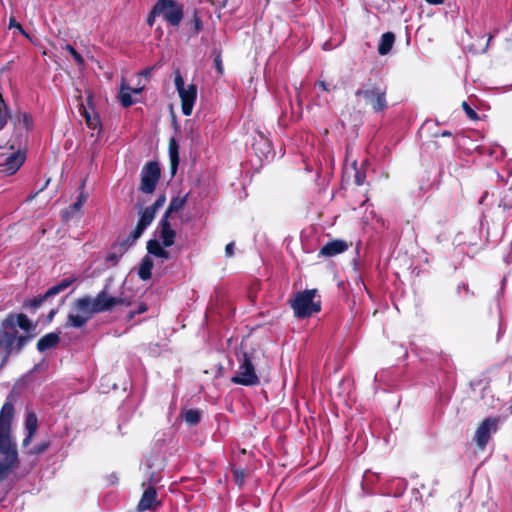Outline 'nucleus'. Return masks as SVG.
<instances>
[{
    "mask_svg": "<svg viewBox=\"0 0 512 512\" xmlns=\"http://www.w3.org/2000/svg\"><path fill=\"white\" fill-rule=\"evenodd\" d=\"M14 408L9 402L5 403L0 411V482L5 480L17 463V451L10 437V425Z\"/></svg>",
    "mask_w": 512,
    "mask_h": 512,
    "instance_id": "nucleus-1",
    "label": "nucleus"
},
{
    "mask_svg": "<svg viewBox=\"0 0 512 512\" xmlns=\"http://www.w3.org/2000/svg\"><path fill=\"white\" fill-rule=\"evenodd\" d=\"M294 315L298 318H306L321 309V302L317 298V290H305L298 292L290 301Z\"/></svg>",
    "mask_w": 512,
    "mask_h": 512,
    "instance_id": "nucleus-2",
    "label": "nucleus"
},
{
    "mask_svg": "<svg viewBox=\"0 0 512 512\" xmlns=\"http://www.w3.org/2000/svg\"><path fill=\"white\" fill-rule=\"evenodd\" d=\"M94 312L90 304V297L85 296L77 299L73 305L71 312L67 316L66 327L81 328L93 316Z\"/></svg>",
    "mask_w": 512,
    "mask_h": 512,
    "instance_id": "nucleus-3",
    "label": "nucleus"
},
{
    "mask_svg": "<svg viewBox=\"0 0 512 512\" xmlns=\"http://www.w3.org/2000/svg\"><path fill=\"white\" fill-rule=\"evenodd\" d=\"M174 82L181 99L182 112L184 115L190 116L197 99V86L195 84H189L186 86L179 70L175 71Z\"/></svg>",
    "mask_w": 512,
    "mask_h": 512,
    "instance_id": "nucleus-4",
    "label": "nucleus"
},
{
    "mask_svg": "<svg viewBox=\"0 0 512 512\" xmlns=\"http://www.w3.org/2000/svg\"><path fill=\"white\" fill-rule=\"evenodd\" d=\"M153 14H158L170 25L177 26L183 18V7L175 0H158L153 7Z\"/></svg>",
    "mask_w": 512,
    "mask_h": 512,
    "instance_id": "nucleus-5",
    "label": "nucleus"
},
{
    "mask_svg": "<svg viewBox=\"0 0 512 512\" xmlns=\"http://www.w3.org/2000/svg\"><path fill=\"white\" fill-rule=\"evenodd\" d=\"M239 362V368L236 371L235 375L232 377L231 381L235 384H240L244 386H253L258 384L259 378L247 354H243L239 359Z\"/></svg>",
    "mask_w": 512,
    "mask_h": 512,
    "instance_id": "nucleus-6",
    "label": "nucleus"
},
{
    "mask_svg": "<svg viewBox=\"0 0 512 512\" xmlns=\"http://www.w3.org/2000/svg\"><path fill=\"white\" fill-rule=\"evenodd\" d=\"M355 95L357 97H363L376 112L383 111L387 107L386 90L380 86H367L357 90Z\"/></svg>",
    "mask_w": 512,
    "mask_h": 512,
    "instance_id": "nucleus-7",
    "label": "nucleus"
},
{
    "mask_svg": "<svg viewBox=\"0 0 512 512\" xmlns=\"http://www.w3.org/2000/svg\"><path fill=\"white\" fill-rule=\"evenodd\" d=\"M90 304L95 314L109 311L117 305L129 306L131 301L124 297H112L107 293L106 289H104L98 293L95 298L90 297Z\"/></svg>",
    "mask_w": 512,
    "mask_h": 512,
    "instance_id": "nucleus-8",
    "label": "nucleus"
},
{
    "mask_svg": "<svg viewBox=\"0 0 512 512\" xmlns=\"http://www.w3.org/2000/svg\"><path fill=\"white\" fill-rule=\"evenodd\" d=\"M160 177V169L157 163L150 162L144 166L141 172L140 189L144 193H152Z\"/></svg>",
    "mask_w": 512,
    "mask_h": 512,
    "instance_id": "nucleus-9",
    "label": "nucleus"
},
{
    "mask_svg": "<svg viewBox=\"0 0 512 512\" xmlns=\"http://www.w3.org/2000/svg\"><path fill=\"white\" fill-rule=\"evenodd\" d=\"M497 430V420L493 418H488L484 420L475 433V441L477 445L484 449L486 446L490 436Z\"/></svg>",
    "mask_w": 512,
    "mask_h": 512,
    "instance_id": "nucleus-10",
    "label": "nucleus"
},
{
    "mask_svg": "<svg viewBox=\"0 0 512 512\" xmlns=\"http://www.w3.org/2000/svg\"><path fill=\"white\" fill-rule=\"evenodd\" d=\"M16 324L25 331L34 329L33 324L25 314L9 315L2 323V327L5 330L3 333L8 332L16 335L14 331Z\"/></svg>",
    "mask_w": 512,
    "mask_h": 512,
    "instance_id": "nucleus-11",
    "label": "nucleus"
},
{
    "mask_svg": "<svg viewBox=\"0 0 512 512\" xmlns=\"http://www.w3.org/2000/svg\"><path fill=\"white\" fill-rule=\"evenodd\" d=\"M25 157L20 152H11L7 155H2L0 160V167L2 171L7 174L15 173L20 166L24 163Z\"/></svg>",
    "mask_w": 512,
    "mask_h": 512,
    "instance_id": "nucleus-12",
    "label": "nucleus"
},
{
    "mask_svg": "<svg viewBox=\"0 0 512 512\" xmlns=\"http://www.w3.org/2000/svg\"><path fill=\"white\" fill-rule=\"evenodd\" d=\"M144 89L143 86L131 88L125 80H122L120 85V91H119V100L121 104L124 107H129L132 104L136 102V100L133 98L134 95H139L142 90Z\"/></svg>",
    "mask_w": 512,
    "mask_h": 512,
    "instance_id": "nucleus-13",
    "label": "nucleus"
},
{
    "mask_svg": "<svg viewBox=\"0 0 512 512\" xmlns=\"http://www.w3.org/2000/svg\"><path fill=\"white\" fill-rule=\"evenodd\" d=\"M348 249V244L343 240H333L326 243L321 249L319 254L324 257H333L343 253Z\"/></svg>",
    "mask_w": 512,
    "mask_h": 512,
    "instance_id": "nucleus-14",
    "label": "nucleus"
},
{
    "mask_svg": "<svg viewBox=\"0 0 512 512\" xmlns=\"http://www.w3.org/2000/svg\"><path fill=\"white\" fill-rule=\"evenodd\" d=\"M159 502L156 497V491L149 487L147 488L138 504V511L152 510L158 506Z\"/></svg>",
    "mask_w": 512,
    "mask_h": 512,
    "instance_id": "nucleus-15",
    "label": "nucleus"
},
{
    "mask_svg": "<svg viewBox=\"0 0 512 512\" xmlns=\"http://www.w3.org/2000/svg\"><path fill=\"white\" fill-rule=\"evenodd\" d=\"M175 231L171 228L167 218H163L160 227V239L165 247H170L174 243Z\"/></svg>",
    "mask_w": 512,
    "mask_h": 512,
    "instance_id": "nucleus-16",
    "label": "nucleus"
},
{
    "mask_svg": "<svg viewBox=\"0 0 512 512\" xmlns=\"http://www.w3.org/2000/svg\"><path fill=\"white\" fill-rule=\"evenodd\" d=\"M25 427L28 431L27 437L23 440V446H28L37 430V417L34 413H28L25 420Z\"/></svg>",
    "mask_w": 512,
    "mask_h": 512,
    "instance_id": "nucleus-17",
    "label": "nucleus"
},
{
    "mask_svg": "<svg viewBox=\"0 0 512 512\" xmlns=\"http://www.w3.org/2000/svg\"><path fill=\"white\" fill-rule=\"evenodd\" d=\"M59 342V335L57 333H48L39 339L37 349L43 352L47 349L53 348Z\"/></svg>",
    "mask_w": 512,
    "mask_h": 512,
    "instance_id": "nucleus-18",
    "label": "nucleus"
},
{
    "mask_svg": "<svg viewBox=\"0 0 512 512\" xmlns=\"http://www.w3.org/2000/svg\"><path fill=\"white\" fill-rule=\"evenodd\" d=\"M153 260L149 256H145L138 269V275L142 280H148L151 277V270L153 268Z\"/></svg>",
    "mask_w": 512,
    "mask_h": 512,
    "instance_id": "nucleus-19",
    "label": "nucleus"
},
{
    "mask_svg": "<svg viewBox=\"0 0 512 512\" xmlns=\"http://www.w3.org/2000/svg\"><path fill=\"white\" fill-rule=\"evenodd\" d=\"M395 40V36L391 32H387L382 35L381 41L378 47V52L381 55H386L392 48Z\"/></svg>",
    "mask_w": 512,
    "mask_h": 512,
    "instance_id": "nucleus-20",
    "label": "nucleus"
},
{
    "mask_svg": "<svg viewBox=\"0 0 512 512\" xmlns=\"http://www.w3.org/2000/svg\"><path fill=\"white\" fill-rule=\"evenodd\" d=\"M147 249H148V252L150 254H153L157 257H160V258H163V259H168L169 258V252L166 251L162 245L156 241V240H151L148 242V245H147Z\"/></svg>",
    "mask_w": 512,
    "mask_h": 512,
    "instance_id": "nucleus-21",
    "label": "nucleus"
},
{
    "mask_svg": "<svg viewBox=\"0 0 512 512\" xmlns=\"http://www.w3.org/2000/svg\"><path fill=\"white\" fill-rule=\"evenodd\" d=\"M87 198L88 195L84 192V190H82L80 192L78 200L73 205H71L66 212H64V218L68 220L70 217L73 216L74 213L78 212L83 206V204L86 202Z\"/></svg>",
    "mask_w": 512,
    "mask_h": 512,
    "instance_id": "nucleus-22",
    "label": "nucleus"
},
{
    "mask_svg": "<svg viewBox=\"0 0 512 512\" xmlns=\"http://www.w3.org/2000/svg\"><path fill=\"white\" fill-rule=\"evenodd\" d=\"M169 156L171 161L172 172L175 173L179 163L178 144L174 138L169 142Z\"/></svg>",
    "mask_w": 512,
    "mask_h": 512,
    "instance_id": "nucleus-23",
    "label": "nucleus"
},
{
    "mask_svg": "<svg viewBox=\"0 0 512 512\" xmlns=\"http://www.w3.org/2000/svg\"><path fill=\"white\" fill-rule=\"evenodd\" d=\"M75 281V278L70 279H63L59 284L51 287L45 294L44 297H50L54 296L62 291H64L66 288H68L73 282Z\"/></svg>",
    "mask_w": 512,
    "mask_h": 512,
    "instance_id": "nucleus-24",
    "label": "nucleus"
},
{
    "mask_svg": "<svg viewBox=\"0 0 512 512\" xmlns=\"http://www.w3.org/2000/svg\"><path fill=\"white\" fill-rule=\"evenodd\" d=\"M185 203H186L185 197L173 198L168 206V209L165 213L164 218H168V216L172 213L179 212L184 207Z\"/></svg>",
    "mask_w": 512,
    "mask_h": 512,
    "instance_id": "nucleus-25",
    "label": "nucleus"
},
{
    "mask_svg": "<svg viewBox=\"0 0 512 512\" xmlns=\"http://www.w3.org/2000/svg\"><path fill=\"white\" fill-rule=\"evenodd\" d=\"M80 111L85 118L86 125L90 129H96L99 127V118L97 115L88 112L82 104L80 105Z\"/></svg>",
    "mask_w": 512,
    "mask_h": 512,
    "instance_id": "nucleus-26",
    "label": "nucleus"
},
{
    "mask_svg": "<svg viewBox=\"0 0 512 512\" xmlns=\"http://www.w3.org/2000/svg\"><path fill=\"white\" fill-rule=\"evenodd\" d=\"M155 208H146L141 212V217L138 223L141 224V226L148 227L155 217Z\"/></svg>",
    "mask_w": 512,
    "mask_h": 512,
    "instance_id": "nucleus-27",
    "label": "nucleus"
},
{
    "mask_svg": "<svg viewBox=\"0 0 512 512\" xmlns=\"http://www.w3.org/2000/svg\"><path fill=\"white\" fill-rule=\"evenodd\" d=\"M183 418L189 425H196L201 419V412L196 409H190L183 413Z\"/></svg>",
    "mask_w": 512,
    "mask_h": 512,
    "instance_id": "nucleus-28",
    "label": "nucleus"
},
{
    "mask_svg": "<svg viewBox=\"0 0 512 512\" xmlns=\"http://www.w3.org/2000/svg\"><path fill=\"white\" fill-rule=\"evenodd\" d=\"M62 48L70 54V56L79 67L84 66L85 61L83 57L71 45L65 44Z\"/></svg>",
    "mask_w": 512,
    "mask_h": 512,
    "instance_id": "nucleus-29",
    "label": "nucleus"
},
{
    "mask_svg": "<svg viewBox=\"0 0 512 512\" xmlns=\"http://www.w3.org/2000/svg\"><path fill=\"white\" fill-rule=\"evenodd\" d=\"M15 340V334L11 333H1L0 335V345H3L5 347H10Z\"/></svg>",
    "mask_w": 512,
    "mask_h": 512,
    "instance_id": "nucleus-30",
    "label": "nucleus"
},
{
    "mask_svg": "<svg viewBox=\"0 0 512 512\" xmlns=\"http://www.w3.org/2000/svg\"><path fill=\"white\" fill-rule=\"evenodd\" d=\"M146 229V227L141 226L140 223L137 224L135 229L131 232L129 239L131 240V244L134 243L143 233V231Z\"/></svg>",
    "mask_w": 512,
    "mask_h": 512,
    "instance_id": "nucleus-31",
    "label": "nucleus"
},
{
    "mask_svg": "<svg viewBox=\"0 0 512 512\" xmlns=\"http://www.w3.org/2000/svg\"><path fill=\"white\" fill-rule=\"evenodd\" d=\"M233 476H234V480L235 482L241 486L243 484V481H244V478H245V473L243 470L241 469H234L233 470Z\"/></svg>",
    "mask_w": 512,
    "mask_h": 512,
    "instance_id": "nucleus-32",
    "label": "nucleus"
},
{
    "mask_svg": "<svg viewBox=\"0 0 512 512\" xmlns=\"http://www.w3.org/2000/svg\"><path fill=\"white\" fill-rule=\"evenodd\" d=\"M462 108L464 109V111L466 112L467 116L470 119H473V120L478 119L477 113L473 109H471L470 106L466 102L462 103Z\"/></svg>",
    "mask_w": 512,
    "mask_h": 512,
    "instance_id": "nucleus-33",
    "label": "nucleus"
},
{
    "mask_svg": "<svg viewBox=\"0 0 512 512\" xmlns=\"http://www.w3.org/2000/svg\"><path fill=\"white\" fill-rule=\"evenodd\" d=\"M48 448V443L44 442V443H41L35 447H33L29 453L31 454H41L43 453L44 451H46V449Z\"/></svg>",
    "mask_w": 512,
    "mask_h": 512,
    "instance_id": "nucleus-34",
    "label": "nucleus"
},
{
    "mask_svg": "<svg viewBox=\"0 0 512 512\" xmlns=\"http://www.w3.org/2000/svg\"><path fill=\"white\" fill-rule=\"evenodd\" d=\"M191 23L195 33H198L202 29V21L196 14L193 16Z\"/></svg>",
    "mask_w": 512,
    "mask_h": 512,
    "instance_id": "nucleus-35",
    "label": "nucleus"
},
{
    "mask_svg": "<svg viewBox=\"0 0 512 512\" xmlns=\"http://www.w3.org/2000/svg\"><path fill=\"white\" fill-rule=\"evenodd\" d=\"M10 27H14L16 29H18L20 31V33H22L25 37H27L28 39H30V36L23 30L22 26L15 21L14 18H11L10 19Z\"/></svg>",
    "mask_w": 512,
    "mask_h": 512,
    "instance_id": "nucleus-36",
    "label": "nucleus"
},
{
    "mask_svg": "<svg viewBox=\"0 0 512 512\" xmlns=\"http://www.w3.org/2000/svg\"><path fill=\"white\" fill-rule=\"evenodd\" d=\"M46 298H47V297H44V295H43L42 297L35 298V299H33V300H31V301L29 302V305H30L31 307H33V308H37V307H39V306L43 303V301H44Z\"/></svg>",
    "mask_w": 512,
    "mask_h": 512,
    "instance_id": "nucleus-37",
    "label": "nucleus"
},
{
    "mask_svg": "<svg viewBox=\"0 0 512 512\" xmlns=\"http://www.w3.org/2000/svg\"><path fill=\"white\" fill-rule=\"evenodd\" d=\"M164 203H165V197L161 196L156 200V202L152 206H150V208H155V212H156L159 208H161L164 205Z\"/></svg>",
    "mask_w": 512,
    "mask_h": 512,
    "instance_id": "nucleus-38",
    "label": "nucleus"
},
{
    "mask_svg": "<svg viewBox=\"0 0 512 512\" xmlns=\"http://www.w3.org/2000/svg\"><path fill=\"white\" fill-rule=\"evenodd\" d=\"M225 253H226V256H228V257H231L234 254V243L233 242L227 244V246L225 248Z\"/></svg>",
    "mask_w": 512,
    "mask_h": 512,
    "instance_id": "nucleus-39",
    "label": "nucleus"
},
{
    "mask_svg": "<svg viewBox=\"0 0 512 512\" xmlns=\"http://www.w3.org/2000/svg\"><path fill=\"white\" fill-rule=\"evenodd\" d=\"M119 257L116 254H109L107 256V261L116 264L118 262Z\"/></svg>",
    "mask_w": 512,
    "mask_h": 512,
    "instance_id": "nucleus-40",
    "label": "nucleus"
},
{
    "mask_svg": "<svg viewBox=\"0 0 512 512\" xmlns=\"http://www.w3.org/2000/svg\"><path fill=\"white\" fill-rule=\"evenodd\" d=\"M155 16H159L158 14H153V11L151 12V15L147 19V23L149 26H152L154 24Z\"/></svg>",
    "mask_w": 512,
    "mask_h": 512,
    "instance_id": "nucleus-41",
    "label": "nucleus"
},
{
    "mask_svg": "<svg viewBox=\"0 0 512 512\" xmlns=\"http://www.w3.org/2000/svg\"><path fill=\"white\" fill-rule=\"evenodd\" d=\"M318 85L325 91H329L330 88L328 87V85L324 82V81H319L318 82Z\"/></svg>",
    "mask_w": 512,
    "mask_h": 512,
    "instance_id": "nucleus-42",
    "label": "nucleus"
},
{
    "mask_svg": "<svg viewBox=\"0 0 512 512\" xmlns=\"http://www.w3.org/2000/svg\"><path fill=\"white\" fill-rule=\"evenodd\" d=\"M355 182H356V184H357V185H362V183H363V178H362V176H361L360 174H358V173L356 174Z\"/></svg>",
    "mask_w": 512,
    "mask_h": 512,
    "instance_id": "nucleus-43",
    "label": "nucleus"
},
{
    "mask_svg": "<svg viewBox=\"0 0 512 512\" xmlns=\"http://www.w3.org/2000/svg\"><path fill=\"white\" fill-rule=\"evenodd\" d=\"M146 310L147 306L145 304H140L137 313H144Z\"/></svg>",
    "mask_w": 512,
    "mask_h": 512,
    "instance_id": "nucleus-44",
    "label": "nucleus"
},
{
    "mask_svg": "<svg viewBox=\"0 0 512 512\" xmlns=\"http://www.w3.org/2000/svg\"><path fill=\"white\" fill-rule=\"evenodd\" d=\"M215 63H216V67H217V70L222 73V64H221V61L219 59H216L215 60Z\"/></svg>",
    "mask_w": 512,
    "mask_h": 512,
    "instance_id": "nucleus-45",
    "label": "nucleus"
},
{
    "mask_svg": "<svg viewBox=\"0 0 512 512\" xmlns=\"http://www.w3.org/2000/svg\"><path fill=\"white\" fill-rule=\"evenodd\" d=\"M428 3L433 5L442 4L444 0H426Z\"/></svg>",
    "mask_w": 512,
    "mask_h": 512,
    "instance_id": "nucleus-46",
    "label": "nucleus"
},
{
    "mask_svg": "<svg viewBox=\"0 0 512 512\" xmlns=\"http://www.w3.org/2000/svg\"><path fill=\"white\" fill-rule=\"evenodd\" d=\"M56 314V310H51L48 314V322L52 321V319L54 318Z\"/></svg>",
    "mask_w": 512,
    "mask_h": 512,
    "instance_id": "nucleus-47",
    "label": "nucleus"
},
{
    "mask_svg": "<svg viewBox=\"0 0 512 512\" xmlns=\"http://www.w3.org/2000/svg\"><path fill=\"white\" fill-rule=\"evenodd\" d=\"M24 122H25L26 126H29L30 119H29V117L27 115L24 116Z\"/></svg>",
    "mask_w": 512,
    "mask_h": 512,
    "instance_id": "nucleus-48",
    "label": "nucleus"
}]
</instances>
